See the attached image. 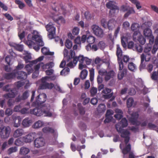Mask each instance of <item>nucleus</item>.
Masks as SVG:
<instances>
[{"mask_svg":"<svg viewBox=\"0 0 158 158\" xmlns=\"http://www.w3.org/2000/svg\"><path fill=\"white\" fill-rule=\"evenodd\" d=\"M49 49L46 47H44L41 49L42 52L44 55H47Z\"/></svg>","mask_w":158,"mask_h":158,"instance_id":"64","label":"nucleus"},{"mask_svg":"<svg viewBox=\"0 0 158 158\" xmlns=\"http://www.w3.org/2000/svg\"><path fill=\"white\" fill-rule=\"evenodd\" d=\"M45 27L47 31L48 32V36L49 39H52L54 38L56 33V28L53 23L50 22Z\"/></svg>","mask_w":158,"mask_h":158,"instance_id":"7","label":"nucleus"},{"mask_svg":"<svg viewBox=\"0 0 158 158\" xmlns=\"http://www.w3.org/2000/svg\"><path fill=\"white\" fill-rule=\"evenodd\" d=\"M69 53V52L68 50L65 48L63 51L64 58L66 60L67 62H69L70 60V58L68 55Z\"/></svg>","mask_w":158,"mask_h":158,"instance_id":"33","label":"nucleus"},{"mask_svg":"<svg viewBox=\"0 0 158 158\" xmlns=\"http://www.w3.org/2000/svg\"><path fill=\"white\" fill-rule=\"evenodd\" d=\"M113 118L112 116H106V119L104 120V123H109L111 122Z\"/></svg>","mask_w":158,"mask_h":158,"instance_id":"61","label":"nucleus"},{"mask_svg":"<svg viewBox=\"0 0 158 158\" xmlns=\"http://www.w3.org/2000/svg\"><path fill=\"white\" fill-rule=\"evenodd\" d=\"M151 78L153 80H157L158 78V69L157 72L154 71L152 73L151 75Z\"/></svg>","mask_w":158,"mask_h":158,"instance_id":"50","label":"nucleus"},{"mask_svg":"<svg viewBox=\"0 0 158 158\" xmlns=\"http://www.w3.org/2000/svg\"><path fill=\"white\" fill-rule=\"evenodd\" d=\"M152 48V46L148 45L145 47L144 52L146 53H148L151 50ZM148 54H149V53Z\"/></svg>","mask_w":158,"mask_h":158,"instance_id":"62","label":"nucleus"},{"mask_svg":"<svg viewBox=\"0 0 158 158\" xmlns=\"http://www.w3.org/2000/svg\"><path fill=\"white\" fill-rule=\"evenodd\" d=\"M136 104L134 102V99L132 97L128 98L127 100V105L128 108H129L132 106L135 107Z\"/></svg>","mask_w":158,"mask_h":158,"instance_id":"18","label":"nucleus"},{"mask_svg":"<svg viewBox=\"0 0 158 158\" xmlns=\"http://www.w3.org/2000/svg\"><path fill=\"white\" fill-rule=\"evenodd\" d=\"M21 118L20 116H18L15 117L13 119V122L14 123V126L15 127H18L20 125L21 122Z\"/></svg>","mask_w":158,"mask_h":158,"instance_id":"24","label":"nucleus"},{"mask_svg":"<svg viewBox=\"0 0 158 158\" xmlns=\"http://www.w3.org/2000/svg\"><path fill=\"white\" fill-rule=\"evenodd\" d=\"M14 74L13 73H9L5 74V77L7 79L13 78L14 76Z\"/></svg>","mask_w":158,"mask_h":158,"instance_id":"55","label":"nucleus"},{"mask_svg":"<svg viewBox=\"0 0 158 158\" xmlns=\"http://www.w3.org/2000/svg\"><path fill=\"white\" fill-rule=\"evenodd\" d=\"M32 36H32L31 34H28L27 36L28 40L26 41H24V43L28 45L29 48H31L32 47V45L34 43V42L31 40V38H32Z\"/></svg>","mask_w":158,"mask_h":158,"instance_id":"25","label":"nucleus"},{"mask_svg":"<svg viewBox=\"0 0 158 158\" xmlns=\"http://www.w3.org/2000/svg\"><path fill=\"white\" fill-rule=\"evenodd\" d=\"M30 152L29 148L24 147H22L20 150L19 153L22 155H26Z\"/></svg>","mask_w":158,"mask_h":158,"instance_id":"28","label":"nucleus"},{"mask_svg":"<svg viewBox=\"0 0 158 158\" xmlns=\"http://www.w3.org/2000/svg\"><path fill=\"white\" fill-rule=\"evenodd\" d=\"M17 151V147L15 146L10 148L8 150V154H10L13 152H16Z\"/></svg>","mask_w":158,"mask_h":158,"instance_id":"52","label":"nucleus"},{"mask_svg":"<svg viewBox=\"0 0 158 158\" xmlns=\"http://www.w3.org/2000/svg\"><path fill=\"white\" fill-rule=\"evenodd\" d=\"M31 59V53H27L23 57V59L27 63H29Z\"/></svg>","mask_w":158,"mask_h":158,"instance_id":"43","label":"nucleus"},{"mask_svg":"<svg viewBox=\"0 0 158 158\" xmlns=\"http://www.w3.org/2000/svg\"><path fill=\"white\" fill-rule=\"evenodd\" d=\"M32 67L29 64H27L25 67V68L27 71V74L28 75L30 74L32 71Z\"/></svg>","mask_w":158,"mask_h":158,"instance_id":"46","label":"nucleus"},{"mask_svg":"<svg viewBox=\"0 0 158 158\" xmlns=\"http://www.w3.org/2000/svg\"><path fill=\"white\" fill-rule=\"evenodd\" d=\"M31 122V120L28 118L24 119L22 122V125L25 127H29Z\"/></svg>","mask_w":158,"mask_h":158,"instance_id":"23","label":"nucleus"},{"mask_svg":"<svg viewBox=\"0 0 158 158\" xmlns=\"http://www.w3.org/2000/svg\"><path fill=\"white\" fill-rule=\"evenodd\" d=\"M44 122L40 120L35 122L33 126L34 128H38L42 127L44 125Z\"/></svg>","mask_w":158,"mask_h":158,"instance_id":"30","label":"nucleus"},{"mask_svg":"<svg viewBox=\"0 0 158 158\" xmlns=\"http://www.w3.org/2000/svg\"><path fill=\"white\" fill-rule=\"evenodd\" d=\"M115 75L114 72L113 70H110L106 73L105 77V80L107 81L111 78H113Z\"/></svg>","mask_w":158,"mask_h":158,"instance_id":"21","label":"nucleus"},{"mask_svg":"<svg viewBox=\"0 0 158 158\" xmlns=\"http://www.w3.org/2000/svg\"><path fill=\"white\" fill-rule=\"evenodd\" d=\"M116 3L114 1H109L106 4V7L110 9L109 11V15L112 17L114 15V14L116 10L118 11L119 7L115 5Z\"/></svg>","mask_w":158,"mask_h":158,"instance_id":"6","label":"nucleus"},{"mask_svg":"<svg viewBox=\"0 0 158 158\" xmlns=\"http://www.w3.org/2000/svg\"><path fill=\"white\" fill-rule=\"evenodd\" d=\"M91 95L92 96H95L97 92V89L95 87H92L90 90Z\"/></svg>","mask_w":158,"mask_h":158,"instance_id":"56","label":"nucleus"},{"mask_svg":"<svg viewBox=\"0 0 158 158\" xmlns=\"http://www.w3.org/2000/svg\"><path fill=\"white\" fill-rule=\"evenodd\" d=\"M51 106L49 104H45L43 107L42 109L40 107H36L30 110V113L37 116H41L44 114V116L51 117L52 113L50 111Z\"/></svg>","mask_w":158,"mask_h":158,"instance_id":"2","label":"nucleus"},{"mask_svg":"<svg viewBox=\"0 0 158 158\" xmlns=\"http://www.w3.org/2000/svg\"><path fill=\"white\" fill-rule=\"evenodd\" d=\"M29 96L28 90H26L23 94L22 97V100H25L27 99Z\"/></svg>","mask_w":158,"mask_h":158,"instance_id":"53","label":"nucleus"},{"mask_svg":"<svg viewBox=\"0 0 158 158\" xmlns=\"http://www.w3.org/2000/svg\"><path fill=\"white\" fill-rule=\"evenodd\" d=\"M10 85L7 84L2 88L3 91H5L6 92H11L4 95V97L6 98H14L17 94V92L15 89L14 88H10Z\"/></svg>","mask_w":158,"mask_h":158,"instance_id":"3","label":"nucleus"},{"mask_svg":"<svg viewBox=\"0 0 158 158\" xmlns=\"http://www.w3.org/2000/svg\"><path fill=\"white\" fill-rule=\"evenodd\" d=\"M135 11L133 8H130L127 12L124 14V17L125 18L128 17L131 14H135Z\"/></svg>","mask_w":158,"mask_h":158,"instance_id":"34","label":"nucleus"},{"mask_svg":"<svg viewBox=\"0 0 158 158\" xmlns=\"http://www.w3.org/2000/svg\"><path fill=\"white\" fill-rule=\"evenodd\" d=\"M116 22L114 19H109L107 22V28L109 31H112L114 28Z\"/></svg>","mask_w":158,"mask_h":158,"instance_id":"17","label":"nucleus"},{"mask_svg":"<svg viewBox=\"0 0 158 158\" xmlns=\"http://www.w3.org/2000/svg\"><path fill=\"white\" fill-rule=\"evenodd\" d=\"M118 74V78L119 80L122 79L124 77V75L127 73V69L126 68H123L122 70H120Z\"/></svg>","mask_w":158,"mask_h":158,"instance_id":"27","label":"nucleus"},{"mask_svg":"<svg viewBox=\"0 0 158 158\" xmlns=\"http://www.w3.org/2000/svg\"><path fill=\"white\" fill-rule=\"evenodd\" d=\"M46 94L42 93L39 94L36 98L35 100L32 103L33 107H40V106L44 103L46 100Z\"/></svg>","mask_w":158,"mask_h":158,"instance_id":"4","label":"nucleus"},{"mask_svg":"<svg viewBox=\"0 0 158 158\" xmlns=\"http://www.w3.org/2000/svg\"><path fill=\"white\" fill-rule=\"evenodd\" d=\"M15 2L19 5V8L21 9H23L25 6V4L20 0H15Z\"/></svg>","mask_w":158,"mask_h":158,"instance_id":"40","label":"nucleus"},{"mask_svg":"<svg viewBox=\"0 0 158 158\" xmlns=\"http://www.w3.org/2000/svg\"><path fill=\"white\" fill-rule=\"evenodd\" d=\"M15 145L17 146H20L23 145L24 144V141L22 138H19L17 139L15 142Z\"/></svg>","mask_w":158,"mask_h":158,"instance_id":"35","label":"nucleus"},{"mask_svg":"<svg viewBox=\"0 0 158 158\" xmlns=\"http://www.w3.org/2000/svg\"><path fill=\"white\" fill-rule=\"evenodd\" d=\"M54 20L58 24H60L59 21H60V22L62 23H65V20L62 16H60L57 19H54Z\"/></svg>","mask_w":158,"mask_h":158,"instance_id":"45","label":"nucleus"},{"mask_svg":"<svg viewBox=\"0 0 158 158\" xmlns=\"http://www.w3.org/2000/svg\"><path fill=\"white\" fill-rule=\"evenodd\" d=\"M92 28L95 35L99 37H103L104 32L103 29L100 27L96 24H94L92 26Z\"/></svg>","mask_w":158,"mask_h":158,"instance_id":"11","label":"nucleus"},{"mask_svg":"<svg viewBox=\"0 0 158 158\" xmlns=\"http://www.w3.org/2000/svg\"><path fill=\"white\" fill-rule=\"evenodd\" d=\"M0 136L2 139H6L9 136L11 128L9 126L4 127L0 129Z\"/></svg>","mask_w":158,"mask_h":158,"instance_id":"10","label":"nucleus"},{"mask_svg":"<svg viewBox=\"0 0 158 158\" xmlns=\"http://www.w3.org/2000/svg\"><path fill=\"white\" fill-rule=\"evenodd\" d=\"M18 74L17 78L19 80H23L26 79L27 77V73L23 71H18L17 72Z\"/></svg>","mask_w":158,"mask_h":158,"instance_id":"15","label":"nucleus"},{"mask_svg":"<svg viewBox=\"0 0 158 158\" xmlns=\"http://www.w3.org/2000/svg\"><path fill=\"white\" fill-rule=\"evenodd\" d=\"M24 131L21 128H18L15 131L13 136L15 138H18L22 135L24 134Z\"/></svg>","mask_w":158,"mask_h":158,"instance_id":"19","label":"nucleus"},{"mask_svg":"<svg viewBox=\"0 0 158 158\" xmlns=\"http://www.w3.org/2000/svg\"><path fill=\"white\" fill-rule=\"evenodd\" d=\"M143 48L142 47L138 44H135V48H134V51H136L139 52L140 53L142 52Z\"/></svg>","mask_w":158,"mask_h":158,"instance_id":"36","label":"nucleus"},{"mask_svg":"<svg viewBox=\"0 0 158 158\" xmlns=\"http://www.w3.org/2000/svg\"><path fill=\"white\" fill-rule=\"evenodd\" d=\"M156 127V125L151 123H148V127L150 129H152L157 131V130L155 129Z\"/></svg>","mask_w":158,"mask_h":158,"instance_id":"59","label":"nucleus"},{"mask_svg":"<svg viewBox=\"0 0 158 158\" xmlns=\"http://www.w3.org/2000/svg\"><path fill=\"white\" fill-rule=\"evenodd\" d=\"M31 39L35 42L36 45L34 46L33 48L37 52L40 49V47L43 46L44 45L42 37L38 35L34 34L32 37Z\"/></svg>","mask_w":158,"mask_h":158,"instance_id":"5","label":"nucleus"},{"mask_svg":"<svg viewBox=\"0 0 158 158\" xmlns=\"http://www.w3.org/2000/svg\"><path fill=\"white\" fill-rule=\"evenodd\" d=\"M105 47V44L103 41H100L98 44V47L101 50L104 49Z\"/></svg>","mask_w":158,"mask_h":158,"instance_id":"57","label":"nucleus"},{"mask_svg":"<svg viewBox=\"0 0 158 158\" xmlns=\"http://www.w3.org/2000/svg\"><path fill=\"white\" fill-rule=\"evenodd\" d=\"M35 133H31L23 137L22 139L24 142L25 143H31L34 139Z\"/></svg>","mask_w":158,"mask_h":158,"instance_id":"14","label":"nucleus"},{"mask_svg":"<svg viewBox=\"0 0 158 158\" xmlns=\"http://www.w3.org/2000/svg\"><path fill=\"white\" fill-rule=\"evenodd\" d=\"M77 107L81 115H84L85 113V108L83 107L80 103L77 104Z\"/></svg>","mask_w":158,"mask_h":158,"instance_id":"37","label":"nucleus"},{"mask_svg":"<svg viewBox=\"0 0 158 158\" xmlns=\"http://www.w3.org/2000/svg\"><path fill=\"white\" fill-rule=\"evenodd\" d=\"M78 126L83 131L86 130L87 128V126L82 121H81L79 123Z\"/></svg>","mask_w":158,"mask_h":158,"instance_id":"47","label":"nucleus"},{"mask_svg":"<svg viewBox=\"0 0 158 158\" xmlns=\"http://www.w3.org/2000/svg\"><path fill=\"white\" fill-rule=\"evenodd\" d=\"M45 143L44 139L42 137L36 138L34 141L35 147L38 148L44 146Z\"/></svg>","mask_w":158,"mask_h":158,"instance_id":"13","label":"nucleus"},{"mask_svg":"<svg viewBox=\"0 0 158 158\" xmlns=\"http://www.w3.org/2000/svg\"><path fill=\"white\" fill-rule=\"evenodd\" d=\"M128 125L127 121L126 118H123L119 123L116 125V128L119 133L121 134V136L125 138L124 142L127 144L129 141L130 133L127 130L123 129L127 127Z\"/></svg>","mask_w":158,"mask_h":158,"instance_id":"1","label":"nucleus"},{"mask_svg":"<svg viewBox=\"0 0 158 158\" xmlns=\"http://www.w3.org/2000/svg\"><path fill=\"white\" fill-rule=\"evenodd\" d=\"M119 147L122 150V152L124 155L128 153L131 150V145L130 144H128L123 149L122 148L121 144H120Z\"/></svg>","mask_w":158,"mask_h":158,"instance_id":"26","label":"nucleus"},{"mask_svg":"<svg viewBox=\"0 0 158 158\" xmlns=\"http://www.w3.org/2000/svg\"><path fill=\"white\" fill-rule=\"evenodd\" d=\"M101 25L105 28H107V22L106 19L103 18L101 20Z\"/></svg>","mask_w":158,"mask_h":158,"instance_id":"49","label":"nucleus"},{"mask_svg":"<svg viewBox=\"0 0 158 158\" xmlns=\"http://www.w3.org/2000/svg\"><path fill=\"white\" fill-rule=\"evenodd\" d=\"M127 47L128 48L132 49L134 50V48H135L134 43L132 41L129 42L128 44Z\"/></svg>","mask_w":158,"mask_h":158,"instance_id":"63","label":"nucleus"},{"mask_svg":"<svg viewBox=\"0 0 158 158\" xmlns=\"http://www.w3.org/2000/svg\"><path fill=\"white\" fill-rule=\"evenodd\" d=\"M137 40L139 43L142 45L144 44L146 41L145 38L142 35L139 36Z\"/></svg>","mask_w":158,"mask_h":158,"instance_id":"39","label":"nucleus"},{"mask_svg":"<svg viewBox=\"0 0 158 158\" xmlns=\"http://www.w3.org/2000/svg\"><path fill=\"white\" fill-rule=\"evenodd\" d=\"M98 73L99 74V75L101 76H103V75H105L106 74V73H107V71L106 70L103 69H99L98 71Z\"/></svg>","mask_w":158,"mask_h":158,"instance_id":"58","label":"nucleus"},{"mask_svg":"<svg viewBox=\"0 0 158 158\" xmlns=\"http://www.w3.org/2000/svg\"><path fill=\"white\" fill-rule=\"evenodd\" d=\"M139 25L137 23H134L131 25V30L132 31L139 30Z\"/></svg>","mask_w":158,"mask_h":158,"instance_id":"41","label":"nucleus"},{"mask_svg":"<svg viewBox=\"0 0 158 158\" xmlns=\"http://www.w3.org/2000/svg\"><path fill=\"white\" fill-rule=\"evenodd\" d=\"M10 45L13 47L16 50L19 52H22L23 49V45L16 44L14 43H9Z\"/></svg>","mask_w":158,"mask_h":158,"instance_id":"16","label":"nucleus"},{"mask_svg":"<svg viewBox=\"0 0 158 158\" xmlns=\"http://www.w3.org/2000/svg\"><path fill=\"white\" fill-rule=\"evenodd\" d=\"M88 74V71L85 69L83 70L81 72L80 77L82 80L86 78Z\"/></svg>","mask_w":158,"mask_h":158,"instance_id":"38","label":"nucleus"},{"mask_svg":"<svg viewBox=\"0 0 158 158\" xmlns=\"http://www.w3.org/2000/svg\"><path fill=\"white\" fill-rule=\"evenodd\" d=\"M128 69L131 71H134L136 69V65L133 62L130 63L128 65Z\"/></svg>","mask_w":158,"mask_h":158,"instance_id":"44","label":"nucleus"},{"mask_svg":"<svg viewBox=\"0 0 158 158\" xmlns=\"http://www.w3.org/2000/svg\"><path fill=\"white\" fill-rule=\"evenodd\" d=\"M106 106L103 104H100L97 108V110L100 113L104 112L106 110Z\"/></svg>","mask_w":158,"mask_h":158,"instance_id":"31","label":"nucleus"},{"mask_svg":"<svg viewBox=\"0 0 158 158\" xmlns=\"http://www.w3.org/2000/svg\"><path fill=\"white\" fill-rule=\"evenodd\" d=\"M127 40V38L126 37L123 36L121 38V41L122 45L124 48H126L127 47V44L126 41Z\"/></svg>","mask_w":158,"mask_h":158,"instance_id":"51","label":"nucleus"},{"mask_svg":"<svg viewBox=\"0 0 158 158\" xmlns=\"http://www.w3.org/2000/svg\"><path fill=\"white\" fill-rule=\"evenodd\" d=\"M43 131L45 133H53L54 137V141L53 142H51L50 144L51 145H55L57 143L56 139L58 136L57 133L53 129L49 127H45L43 129Z\"/></svg>","mask_w":158,"mask_h":158,"instance_id":"8","label":"nucleus"},{"mask_svg":"<svg viewBox=\"0 0 158 158\" xmlns=\"http://www.w3.org/2000/svg\"><path fill=\"white\" fill-rule=\"evenodd\" d=\"M122 62L123 63V62L124 63H127L128 62L130 58L129 56L127 55H124L121 57Z\"/></svg>","mask_w":158,"mask_h":158,"instance_id":"54","label":"nucleus"},{"mask_svg":"<svg viewBox=\"0 0 158 158\" xmlns=\"http://www.w3.org/2000/svg\"><path fill=\"white\" fill-rule=\"evenodd\" d=\"M70 72V69L68 67L63 69L60 72V75L64 76L68 75Z\"/></svg>","mask_w":158,"mask_h":158,"instance_id":"32","label":"nucleus"},{"mask_svg":"<svg viewBox=\"0 0 158 158\" xmlns=\"http://www.w3.org/2000/svg\"><path fill=\"white\" fill-rule=\"evenodd\" d=\"M41 84L40 85V89H52L54 86V85L52 83H48L47 81H48L46 79L42 78L41 79Z\"/></svg>","mask_w":158,"mask_h":158,"instance_id":"12","label":"nucleus"},{"mask_svg":"<svg viewBox=\"0 0 158 158\" xmlns=\"http://www.w3.org/2000/svg\"><path fill=\"white\" fill-rule=\"evenodd\" d=\"M79 31V28L78 27H75L73 29L72 33L74 35H77L78 34Z\"/></svg>","mask_w":158,"mask_h":158,"instance_id":"60","label":"nucleus"},{"mask_svg":"<svg viewBox=\"0 0 158 158\" xmlns=\"http://www.w3.org/2000/svg\"><path fill=\"white\" fill-rule=\"evenodd\" d=\"M143 35L145 37H150L152 35V31L150 28V27L144 28L143 31Z\"/></svg>","mask_w":158,"mask_h":158,"instance_id":"22","label":"nucleus"},{"mask_svg":"<svg viewBox=\"0 0 158 158\" xmlns=\"http://www.w3.org/2000/svg\"><path fill=\"white\" fill-rule=\"evenodd\" d=\"M115 112L116 113L114 115V117L118 120H120L123 117V112L122 110L119 109H116Z\"/></svg>","mask_w":158,"mask_h":158,"instance_id":"20","label":"nucleus"},{"mask_svg":"<svg viewBox=\"0 0 158 158\" xmlns=\"http://www.w3.org/2000/svg\"><path fill=\"white\" fill-rule=\"evenodd\" d=\"M158 49V36L156 37L155 44L152 51V52L153 54H155Z\"/></svg>","mask_w":158,"mask_h":158,"instance_id":"29","label":"nucleus"},{"mask_svg":"<svg viewBox=\"0 0 158 158\" xmlns=\"http://www.w3.org/2000/svg\"><path fill=\"white\" fill-rule=\"evenodd\" d=\"M65 45L68 48L70 49L73 45L72 42L69 40L67 39L66 40Z\"/></svg>","mask_w":158,"mask_h":158,"instance_id":"48","label":"nucleus"},{"mask_svg":"<svg viewBox=\"0 0 158 158\" xmlns=\"http://www.w3.org/2000/svg\"><path fill=\"white\" fill-rule=\"evenodd\" d=\"M116 46V55L118 58V61L119 66V69L122 70L123 68V64L122 62L121 59V57L123 56V52L119 44H117Z\"/></svg>","mask_w":158,"mask_h":158,"instance_id":"9","label":"nucleus"},{"mask_svg":"<svg viewBox=\"0 0 158 158\" xmlns=\"http://www.w3.org/2000/svg\"><path fill=\"white\" fill-rule=\"evenodd\" d=\"M95 37L92 35H89L87 38V42L89 44H92L95 41Z\"/></svg>","mask_w":158,"mask_h":158,"instance_id":"42","label":"nucleus"}]
</instances>
